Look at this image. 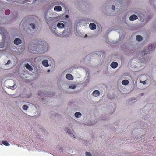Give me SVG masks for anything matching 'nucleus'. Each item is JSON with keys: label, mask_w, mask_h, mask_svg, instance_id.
<instances>
[{"label": "nucleus", "mask_w": 156, "mask_h": 156, "mask_svg": "<svg viewBox=\"0 0 156 156\" xmlns=\"http://www.w3.org/2000/svg\"><path fill=\"white\" fill-rule=\"evenodd\" d=\"M48 48L47 44L45 42L40 41L38 43L33 44L30 43L29 45V51L31 52L35 53L34 51L43 52L47 50Z\"/></svg>", "instance_id": "f257e3e1"}, {"label": "nucleus", "mask_w": 156, "mask_h": 156, "mask_svg": "<svg viewBox=\"0 0 156 156\" xmlns=\"http://www.w3.org/2000/svg\"><path fill=\"white\" fill-rule=\"evenodd\" d=\"M142 83H143V84L144 85L146 83V82L145 81H143L142 82Z\"/></svg>", "instance_id": "bb28decb"}, {"label": "nucleus", "mask_w": 156, "mask_h": 156, "mask_svg": "<svg viewBox=\"0 0 156 156\" xmlns=\"http://www.w3.org/2000/svg\"><path fill=\"white\" fill-rule=\"evenodd\" d=\"M67 132L69 134H71L72 133V131H71L69 130H68L67 131Z\"/></svg>", "instance_id": "393cba45"}, {"label": "nucleus", "mask_w": 156, "mask_h": 156, "mask_svg": "<svg viewBox=\"0 0 156 156\" xmlns=\"http://www.w3.org/2000/svg\"><path fill=\"white\" fill-rule=\"evenodd\" d=\"M136 38L138 41H140L142 40L143 38L141 36L138 35L136 36Z\"/></svg>", "instance_id": "f8f14e48"}, {"label": "nucleus", "mask_w": 156, "mask_h": 156, "mask_svg": "<svg viewBox=\"0 0 156 156\" xmlns=\"http://www.w3.org/2000/svg\"><path fill=\"white\" fill-rule=\"evenodd\" d=\"M54 10L57 11H62V8L61 6H55L54 8Z\"/></svg>", "instance_id": "1a4fd4ad"}, {"label": "nucleus", "mask_w": 156, "mask_h": 156, "mask_svg": "<svg viewBox=\"0 0 156 156\" xmlns=\"http://www.w3.org/2000/svg\"><path fill=\"white\" fill-rule=\"evenodd\" d=\"M89 27L91 29L94 30L96 28V25L94 23H91L89 24Z\"/></svg>", "instance_id": "39448f33"}, {"label": "nucleus", "mask_w": 156, "mask_h": 156, "mask_svg": "<svg viewBox=\"0 0 156 156\" xmlns=\"http://www.w3.org/2000/svg\"><path fill=\"white\" fill-rule=\"evenodd\" d=\"M129 83L128 80H124L122 82V85H127Z\"/></svg>", "instance_id": "ddd939ff"}, {"label": "nucleus", "mask_w": 156, "mask_h": 156, "mask_svg": "<svg viewBox=\"0 0 156 156\" xmlns=\"http://www.w3.org/2000/svg\"><path fill=\"white\" fill-rule=\"evenodd\" d=\"M11 62L10 60H9L5 64V65H8Z\"/></svg>", "instance_id": "b1692460"}, {"label": "nucleus", "mask_w": 156, "mask_h": 156, "mask_svg": "<svg viewBox=\"0 0 156 156\" xmlns=\"http://www.w3.org/2000/svg\"><path fill=\"white\" fill-rule=\"evenodd\" d=\"M153 48V46L152 44H150L148 47V49L149 51H151Z\"/></svg>", "instance_id": "a211bd4d"}, {"label": "nucleus", "mask_w": 156, "mask_h": 156, "mask_svg": "<svg viewBox=\"0 0 156 156\" xmlns=\"http://www.w3.org/2000/svg\"><path fill=\"white\" fill-rule=\"evenodd\" d=\"M49 71H50V70H48V72H49Z\"/></svg>", "instance_id": "c85d7f7f"}, {"label": "nucleus", "mask_w": 156, "mask_h": 156, "mask_svg": "<svg viewBox=\"0 0 156 156\" xmlns=\"http://www.w3.org/2000/svg\"><path fill=\"white\" fill-rule=\"evenodd\" d=\"M25 67L27 69H28L30 71H32L33 70V69L32 68L31 66L28 63L26 64Z\"/></svg>", "instance_id": "9d476101"}, {"label": "nucleus", "mask_w": 156, "mask_h": 156, "mask_svg": "<svg viewBox=\"0 0 156 156\" xmlns=\"http://www.w3.org/2000/svg\"><path fill=\"white\" fill-rule=\"evenodd\" d=\"M66 77L67 79L70 80H72L73 79V77L70 74H66Z\"/></svg>", "instance_id": "0eeeda50"}, {"label": "nucleus", "mask_w": 156, "mask_h": 156, "mask_svg": "<svg viewBox=\"0 0 156 156\" xmlns=\"http://www.w3.org/2000/svg\"><path fill=\"white\" fill-rule=\"evenodd\" d=\"M28 108V106L24 105L23 106V108L25 110H26Z\"/></svg>", "instance_id": "aec40b11"}, {"label": "nucleus", "mask_w": 156, "mask_h": 156, "mask_svg": "<svg viewBox=\"0 0 156 156\" xmlns=\"http://www.w3.org/2000/svg\"><path fill=\"white\" fill-rule=\"evenodd\" d=\"M38 95H41L40 94H39V93L38 94Z\"/></svg>", "instance_id": "c756f323"}, {"label": "nucleus", "mask_w": 156, "mask_h": 156, "mask_svg": "<svg viewBox=\"0 0 156 156\" xmlns=\"http://www.w3.org/2000/svg\"><path fill=\"white\" fill-rule=\"evenodd\" d=\"M112 8L113 10H115V6L113 5H112Z\"/></svg>", "instance_id": "a878e982"}, {"label": "nucleus", "mask_w": 156, "mask_h": 156, "mask_svg": "<svg viewBox=\"0 0 156 156\" xmlns=\"http://www.w3.org/2000/svg\"><path fill=\"white\" fill-rule=\"evenodd\" d=\"M2 143L6 146H9L10 144L6 141H3L2 142Z\"/></svg>", "instance_id": "f3484780"}, {"label": "nucleus", "mask_w": 156, "mask_h": 156, "mask_svg": "<svg viewBox=\"0 0 156 156\" xmlns=\"http://www.w3.org/2000/svg\"><path fill=\"white\" fill-rule=\"evenodd\" d=\"M29 26H28L29 27V29H30V28H31L33 29H34L35 28V26L34 24H29Z\"/></svg>", "instance_id": "dca6fc26"}, {"label": "nucleus", "mask_w": 156, "mask_h": 156, "mask_svg": "<svg viewBox=\"0 0 156 156\" xmlns=\"http://www.w3.org/2000/svg\"><path fill=\"white\" fill-rule=\"evenodd\" d=\"M137 19V16L135 15H133L129 17V20L130 21H134L136 20Z\"/></svg>", "instance_id": "20e7f679"}, {"label": "nucleus", "mask_w": 156, "mask_h": 156, "mask_svg": "<svg viewBox=\"0 0 156 156\" xmlns=\"http://www.w3.org/2000/svg\"><path fill=\"white\" fill-rule=\"evenodd\" d=\"M118 65V63L116 62H112L110 65L111 67L113 69L116 68L117 67Z\"/></svg>", "instance_id": "423d86ee"}, {"label": "nucleus", "mask_w": 156, "mask_h": 156, "mask_svg": "<svg viewBox=\"0 0 156 156\" xmlns=\"http://www.w3.org/2000/svg\"><path fill=\"white\" fill-rule=\"evenodd\" d=\"M100 94V92L98 90H94L92 93L93 95L95 97L98 96H99Z\"/></svg>", "instance_id": "6e6552de"}, {"label": "nucleus", "mask_w": 156, "mask_h": 156, "mask_svg": "<svg viewBox=\"0 0 156 156\" xmlns=\"http://www.w3.org/2000/svg\"><path fill=\"white\" fill-rule=\"evenodd\" d=\"M86 155L87 156H91V154L90 152H86Z\"/></svg>", "instance_id": "4be33fe9"}, {"label": "nucleus", "mask_w": 156, "mask_h": 156, "mask_svg": "<svg viewBox=\"0 0 156 156\" xmlns=\"http://www.w3.org/2000/svg\"><path fill=\"white\" fill-rule=\"evenodd\" d=\"M75 116L76 117L78 118L81 116L82 115L81 113L80 112H76L74 114Z\"/></svg>", "instance_id": "2eb2a0df"}, {"label": "nucleus", "mask_w": 156, "mask_h": 156, "mask_svg": "<svg viewBox=\"0 0 156 156\" xmlns=\"http://www.w3.org/2000/svg\"><path fill=\"white\" fill-rule=\"evenodd\" d=\"M64 26V24L62 23H59L57 24L58 27L60 28H63Z\"/></svg>", "instance_id": "4468645a"}, {"label": "nucleus", "mask_w": 156, "mask_h": 156, "mask_svg": "<svg viewBox=\"0 0 156 156\" xmlns=\"http://www.w3.org/2000/svg\"><path fill=\"white\" fill-rule=\"evenodd\" d=\"M76 87V86H69V88H71L72 89H74Z\"/></svg>", "instance_id": "5701e85b"}, {"label": "nucleus", "mask_w": 156, "mask_h": 156, "mask_svg": "<svg viewBox=\"0 0 156 156\" xmlns=\"http://www.w3.org/2000/svg\"><path fill=\"white\" fill-rule=\"evenodd\" d=\"M42 64L45 67H48L49 65L48 63V61L47 60H44L42 61Z\"/></svg>", "instance_id": "9b49d317"}, {"label": "nucleus", "mask_w": 156, "mask_h": 156, "mask_svg": "<svg viewBox=\"0 0 156 156\" xmlns=\"http://www.w3.org/2000/svg\"><path fill=\"white\" fill-rule=\"evenodd\" d=\"M10 12V11L9 10H6L5 12V13L6 15H8L9 14Z\"/></svg>", "instance_id": "412c9836"}, {"label": "nucleus", "mask_w": 156, "mask_h": 156, "mask_svg": "<svg viewBox=\"0 0 156 156\" xmlns=\"http://www.w3.org/2000/svg\"><path fill=\"white\" fill-rule=\"evenodd\" d=\"M56 28H54L53 29H52L51 32L52 33L55 35L57 36H60V35H61V34H59V33L56 32Z\"/></svg>", "instance_id": "7ed1b4c3"}, {"label": "nucleus", "mask_w": 156, "mask_h": 156, "mask_svg": "<svg viewBox=\"0 0 156 156\" xmlns=\"http://www.w3.org/2000/svg\"><path fill=\"white\" fill-rule=\"evenodd\" d=\"M66 17L67 18L68 17V16L67 15H66Z\"/></svg>", "instance_id": "cd10ccee"}, {"label": "nucleus", "mask_w": 156, "mask_h": 156, "mask_svg": "<svg viewBox=\"0 0 156 156\" xmlns=\"http://www.w3.org/2000/svg\"><path fill=\"white\" fill-rule=\"evenodd\" d=\"M147 53L146 50H143L142 51V55H144L145 54H147Z\"/></svg>", "instance_id": "6ab92c4d"}, {"label": "nucleus", "mask_w": 156, "mask_h": 156, "mask_svg": "<svg viewBox=\"0 0 156 156\" xmlns=\"http://www.w3.org/2000/svg\"><path fill=\"white\" fill-rule=\"evenodd\" d=\"M14 42L16 45H18L21 43V40L19 38H17L15 39Z\"/></svg>", "instance_id": "f03ea898"}]
</instances>
